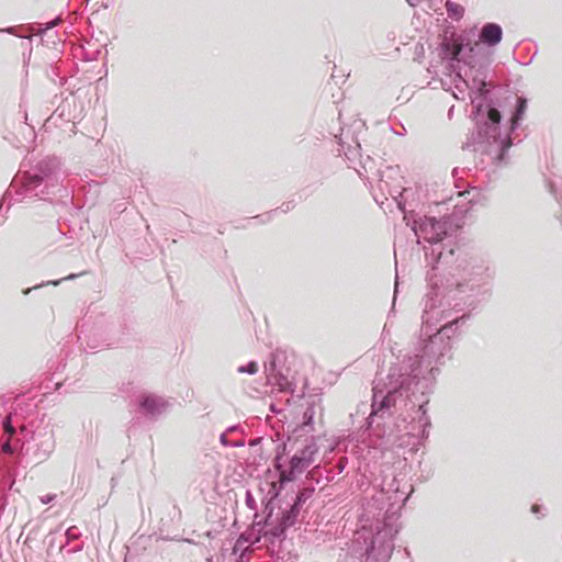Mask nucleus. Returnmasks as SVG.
Instances as JSON below:
<instances>
[{"label": "nucleus", "mask_w": 562, "mask_h": 562, "mask_svg": "<svg viewBox=\"0 0 562 562\" xmlns=\"http://www.w3.org/2000/svg\"><path fill=\"white\" fill-rule=\"evenodd\" d=\"M440 56L446 60V70L453 76L456 89L462 94L453 93L457 99H463L469 90L473 105L475 130L465 146H473L474 151L487 155L493 165L504 167L509 164L512 140L508 134H502L499 121V102L492 98L487 82V67L475 65V47L468 37L448 38L440 43Z\"/></svg>", "instance_id": "nucleus-1"}, {"label": "nucleus", "mask_w": 562, "mask_h": 562, "mask_svg": "<svg viewBox=\"0 0 562 562\" xmlns=\"http://www.w3.org/2000/svg\"><path fill=\"white\" fill-rule=\"evenodd\" d=\"M451 326L452 324L441 325L436 333L423 340L415 356L405 357L389 369L385 379L374 381L367 428L371 427L375 416L383 417L387 414L412 386L425 395L424 389L436 381L441 368L453 357V345L461 333H456V327Z\"/></svg>", "instance_id": "nucleus-2"}, {"label": "nucleus", "mask_w": 562, "mask_h": 562, "mask_svg": "<svg viewBox=\"0 0 562 562\" xmlns=\"http://www.w3.org/2000/svg\"><path fill=\"white\" fill-rule=\"evenodd\" d=\"M401 488V482L393 477L391 483H383L382 495H387L390 506L386 509L381 526H376L374 533L364 540L366 549L363 562H389L394 551V539L400 531V510L406 504L413 492L411 484Z\"/></svg>", "instance_id": "nucleus-3"}, {"label": "nucleus", "mask_w": 562, "mask_h": 562, "mask_svg": "<svg viewBox=\"0 0 562 562\" xmlns=\"http://www.w3.org/2000/svg\"><path fill=\"white\" fill-rule=\"evenodd\" d=\"M493 279L494 273L484 260L465 257L459 260L451 278L447 280L446 290L471 311L490 295Z\"/></svg>", "instance_id": "nucleus-4"}, {"label": "nucleus", "mask_w": 562, "mask_h": 562, "mask_svg": "<svg viewBox=\"0 0 562 562\" xmlns=\"http://www.w3.org/2000/svg\"><path fill=\"white\" fill-rule=\"evenodd\" d=\"M14 195L13 203H23L32 200L52 201V196L66 189L60 180V161L55 156H47L38 160L21 177L14 178L11 184Z\"/></svg>", "instance_id": "nucleus-5"}, {"label": "nucleus", "mask_w": 562, "mask_h": 562, "mask_svg": "<svg viewBox=\"0 0 562 562\" xmlns=\"http://www.w3.org/2000/svg\"><path fill=\"white\" fill-rule=\"evenodd\" d=\"M364 127V123L361 121H355L350 126L341 128V133L338 138L339 149L350 168H352L360 178L368 180L370 176H376L379 180V189L382 192L389 193L392 198L396 199L402 192L398 188L392 189L385 177L391 178L392 175L398 173V167H386V170L382 171L378 168L376 161L371 157H362L361 145L356 133L360 132Z\"/></svg>", "instance_id": "nucleus-6"}, {"label": "nucleus", "mask_w": 562, "mask_h": 562, "mask_svg": "<svg viewBox=\"0 0 562 562\" xmlns=\"http://www.w3.org/2000/svg\"><path fill=\"white\" fill-rule=\"evenodd\" d=\"M441 295L437 283L431 284L430 291L423 299L422 330L427 334L437 325L456 327V333L470 319V313L449 290Z\"/></svg>", "instance_id": "nucleus-7"}, {"label": "nucleus", "mask_w": 562, "mask_h": 562, "mask_svg": "<svg viewBox=\"0 0 562 562\" xmlns=\"http://www.w3.org/2000/svg\"><path fill=\"white\" fill-rule=\"evenodd\" d=\"M411 227L417 237L418 244H420L423 239L430 245L429 248L424 247L426 261L427 265L431 267L432 271L437 270L440 260L443 258L440 243L451 229L450 218L445 216L437 220L436 217L425 216L423 218L420 217L418 221L414 220Z\"/></svg>", "instance_id": "nucleus-8"}, {"label": "nucleus", "mask_w": 562, "mask_h": 562, "mask_svg": "<svg viewBox=\"0 0 562 562\" xmlns=\"http://www.w3.org/2000/svg\"><path fill=\"white\" fill-rule=\"evenodd\" d=\"M56 447L55 432L52 426H37L25 443V453L34 458L37 463L46 461Z\"/></svg>", "instance_id": "nucleus-9"}, {"label": "nucleus", "mask_w": 562, "mask_h": 562, "mask_svg": "<svg viewBox=\"0 0 562 562\" xmlns=\"http://www.w3.org/2000/svg\"><path fill=\"white\" fill-rule=\"evenodd\" d=\"M428 398H424L417 404V408L414 411V415L409 422V429L407 430V435L416 437L419 443L429 437V429L431 427V420L428 415Z\"/></svg>", "instance_id": "nucleus-10"}, {"label": "nucleus", "mask_w": 562, "mask_h": 562, "mask_svg": "<svg viewBox=\"0 0 562 562\" xmlns=\"http://www.w3.org/2000/svg\"><path fill=\"white\" fill-rule=\"evenodd\" d=\"M528 106V100L526 97H518L516 100L515 111L510 117V125L504 126L502 125V120L499 121L501 132L502 134H508L512 146L514 145V139L512 137V133H514L519 126L520 121L524 119Z\"/></svg>", "instance_id": "nucleus-11"}, {"label": "nucleus", "mask_w": 562, "mask_h": 562, "mask_svg": "<svg viewBox=\"0 0 562 562\" xmlns=\"http://www.w3.org/2000/svg\"><path fill=\"white\" fill-rule=\"evenodd\" d=\"M258 517V513H255V519ZM263 526L261 521H254L252 526L246 531L241 532L235 543L234 552H236L244 544L252 546L258 543L263 538Z\"/></svg>", "instance_id": "nucleus-12"}, {"label": "nucleus", "mask_w": 562, "mask_h": 562, "mask_svg": "<svg viewBox=\"0 0 562 562\" xmlns=\"http://www.w3.org/2000/svg\"><path fill=\"white\" fill-rule=\"evenodd\" d=\"M502 26L493 22L485 23L479 33V41L488 47L496 46L502 42Z\"/></svg>", "instance_id": "nucleus-13"}, {"label": "nucleus", "mask_w": 562, "mask_h": 562, "mask_svg": "<svg viewBox=\"0 0 562 562\" xmlns=\"http://www.w3.org/2000/svg\"><path fill=\"white\" fill-rule=\"evenodd\" d=\"M138 405L144 415L155 417L166 409L167 402L159 396L149 394L143 396Z\"/></svg>", "instance_id": "nucleus-14"}, {"label": "nucleus", "mask_w": 562, "mask_h": 562, "mask_svg": "<svg viewBox=\"0 0 562 562\" xmlns=\"http://www.w3.org/2000/svg\"><path fill=\"white\" fill-rule=\"evenodd\" d=\"M268 492L262 498L265 519L260 520L263 526H268L270 518L274 512V501L280 496L284 487H280L277 483H267Z\"/></svg>", "instance_id": "nucleus-15"}, {"label": "nucleus", "mask_w": 562, "mask_h": 562, "mask_svg": "<svg viewBox=\"0 0 562 562\" xmlns=\"http://www.w3.org/2000/svg\"><path fill=\"white\" fill-rule=\"evenodd\" d=\"M311 464L304 457L293 454L290 459L288 472L281 476L280 487H284L288 483L295 480L297 474L303 473Z\"/></svg>", "instance_id": "nucleus-16"}, {"label": "nucleus", "mask_w": 562, "mask_h": 562, "mask_svg": "<svg viewBox=\"0 0 562 562\" xmlns=\"http://www.w3.org/2000/svg\"><path fill=\"white\" fill-rule=\"evenodd\" d=\"M59 99L60 103L57 105L49 120L60 119L63 121L70 122L75 119L72 110L75 105V98L72 93H68L66 97L61 93Z\"/></svg>", "instance_id": "nucleus-17"}, {"label": "nucleus", "mask_w": 562, "mask_h": 562, "mask_svg": "<svg viewBox=\"0 0 562 562\" xmlns=\"http://www.w3.org/2000/svg\"><path fill=\"white\" fill-rule=\"evenodd\" d=\"M314 417H315V401L306 402V407L303 412L302 422L293 429L295 434H310L314 430Z\"/></svg>", "instance_id": "nucleus-18"}, {"label": "nucleus", "mask_w": 562, "mask_h": 562, "mask_svg": "<svg viewBox=\"0 0 562 562\" xmlns=\"http://www.w3.org/2000/svg\"><path fill=\"white\" fill-rule=\"evenodd\" d=\"M291 528L283 525V520L279 519L278 524L270 529L263 528V538L271 544L281 543L286 537V530Z\"/></svg>", "instance_id": "nucleus-19"}, {"label": "nucleus", "mask_w": 562, "mask_h": 562, "mask_svg": "<svg viewBox=\"0 0 562 562\" xmlns=\"http://www.w3.org/2000/svg\"><path fill=\"white\" fill-rule=\"evenodd\" d=\"M267 381L272 386L279 387V390L282 392L294 393L295 385L289 379L288 374L283 372V369L280 370L279 372L272 374L271 376H268Z\"/></svg>", "instance_id": "nucleus-20"}, {"label": "nucleus", "mask_w": 562, "mask_h": 562, "mask_svg": "<svg viewBox=\"0 0 562 562\" xmlns=\"http://www.w3.org/2000/svg\"><path fill=\"white\" fill-rule=\"evenodd\" d=\"M285 361V355L282 351L271 352L269 356L268 362L265 364L266 375L271 376L272 374L279 372L283 369V364Z\"/></svg>", "instance_id": "nucleus-21"}, {"label": "nucleus", "mask_w": 562, "mask_h": 562, "mask_svg": "<svg viewBox=\"0 0 562 562\" xmlns=\"http://www.w3.org/2000/svg\"><path fill=\"white\" fill-rule=\"evenodd\" d=\"M317 439L318 437L315 436L306 438L304 447L300 449V451L296 452L295 454H297L299 457H304L306 460H308V463L312 464L314 461V457L318 451Z\"/></svg>", "instance_id": "nucleus-22"}, {"label": "nucleus", "mask_w": 562, "mask_h": 562, "mask_svg": "<svg viewBox=\"0 0 562 562\" xmlns=\"http://www.w3.org/2000/svg\"><path fill=\"white\" fill-rule=\"evenodd\" d=\"M80 535L81 533H80L79 529L76 526L69 527L66 530V532H65L67 541H66L65 544H63L60 547V552L63 554H72V553L81 551L82 550V546H78V547H75V548H71V549L68 548L70 541L78 539L80 537Z\"/></svg>", "instance_id": "nucleus-23"}, {"label": "nucleus", "mask_w": 562, "mask_h": 562, "mask_svg": "<svg viewBox=\"0 0 562 562\" xmlns=\"http://www.w3.org/2000/svg\"><path fill=\"white\" fill-rule=\"evenodd\" d=\"M301 508L302 505L294 501L293 504L288 509H284L281 513L280 517V519L283 520V525L293 527L297 522V517L301 512Z\"/></svg>", "instance_id": "nucleus-24"}, {"label": "nucleus", "mask_w": 562, "mask_h": 562, "mask_svg": "<svg viewBox=\"0 0 562 562\" xmlns=\"http://www.w3.org/2000/svg\"><path fill=\"white\" fill-rule=\"evenodd\" d=\"M447 13L449 18L453 20H461L464 15V8L461 4H458L451 0H447L445 3Z\"/></svg>", "instance_id": "nucleus-25"}, {"label": "nucleus", "mask_w": 562, "mask_h": 562, "mask_svg": "<svg viewBox=\"0 0 562 562\" xmlns=\"http://www.w3.org/2000/svg\"><path fill=\"white\" fill-rule=\"evenodd\" d=\"M314 493L315 487L313 485L305 486L297 492L294 501L303 506L314 495Z\"/></svg>", "instance_id": "nucleus-26"}, {"label": "nucleus", "mask_w": 562, "mask_h": 562, "mask_svg": "<svg viewBox=\"0 0 562 562\" xmlns=\"http://www.w3.org/2000/svg\"><path fill=\"white\" fill-rule=\"evenodd\" d=\"M82 274H85V272L79 273V274L71 273V274L67 276L66 278H63V279H59V280H53V281H48V282H46V283L37 284V285H35V286H32V288H27V289H25V290L23 291V294H24V295H27V294H30V293H31V291H33V290H35V289H38V288H42V286H44V285H49V284H52V285H58V284H60V282H61L63 280H74V279H76L77 277L82 276Z\"/></svg>", "instance_id": "nucleus-27"}, {"label": "nucleus", "mask_w": 562, "mask_h": 562, "mask_svg": "<svg viewBox=\"0 0 562 562\" xmlns=\"http://www.w3.org/2000/svg\"><path fill=\"white\" fill-rule=\"evenodd\" d=\"M273 467L279 474V480L276 483L280 485L281 476L288 472L283 463V458L280 454H276L273 459Z\"/></svg>", "instance_id": "nucleus-28"}, {"label": "nucleus", "mask_w": 562, "mask_h": 562, "mask_svg": "<svg viewBox=\"0 0 562 562\" xmlns=\"http://www.w3.org/2000/svg\"><path fill=\"white\" fill-rule=\"evenodd\" d=\"M237 372L254 375L258 372V363L251 360L247 364L239 366Z\"/></svg>", "instance_id": "nucleus-29"}, {"label": "nucleus", "mask_w": 562, "mask_h": 562, "mask_svg": "<svg viewBox=\"0 0 562 562\" xmlns=\"http://www.w3.org/2000/svg\"><path fill=\"white\" fill-rule=\"evenodd\" d=\"M23 38L26 40V42L22 43V45L24 46L23 65L25 67V66L29 65V63L31 60V55H32L31 42H32V38L30 36H23Z\"/></svg>", "instance_id": "nucleus-30"}, {"label": "nucleus", "mask_w": 562, "mask_h": 562, "mask_svg": "<svg viewBox=\"0 0 562 562\" xmlns=\"http://www.w3.org/2000/svg\"><path fill=\"white\" fill-rule=\"evenodd\" d=\"M9 196H11V191H7L3 196H2V201L0 202V216L3 217V220L7 218V213L9 212L10 207H11V203L8 204V206L5 207V211H4V214H2V211H3V201L5 199H8ZM4 221L0 222V225L3 223Z\"/></svg>", "instance_id": "nucleus-31"}, {"label": "nucleus", "mask_w": 562, "mask_h": 562, "mask_svg": "<svg viewBox=\"0 0 562 562\" xmlns=\"http://www.w3.org/2000/svg\"><path fill=\"white\" fill-rule=\"evenodd\" d=\"M245 502H246V505L249 509L251 510H256L257 509V503H256V499L254 498L251 492L248 490L246 492V497H245Z\"/></svg>", "instance_id": "nucleus-32"}, {"label": "nucleus", "mask_w": 562, "mask_h": 562, "mask_svg": "<svg viewBox=\"0 0 562 562\" xmlns=\"http://www.w3.org/2000/svg\"><path fill=\"white\" fill-rule=\"evenodd\" d=\"M295 206V202L292 200V201H286L284 203H282V205L279 207V210H281V212L283 213H288L289 211L293 210ZM277 210H274L273 212H277Z\"/></svg>", "instance_id": "nucleus-33"}, {"label": "nucleus", "mask_w": 562, "mask_h": 562, "mask_svg": "<svg viewBox=\"0 0 562 562\" xmlns=\"http://www.w3.org/2000/svg\"><path fill=\"white\" fill-rule=\"evenodd\" d=\"M347 463H348L347 457H341V458L339 459V461H338V462H337V464H336L337 473H338V474H340V473H342V472H344V470H345V468H346Z\"/></svg>", "instance_id": "nucleus-34"}, {"label": "nucleus", "mask_w": 562, "mask_h": 562, "mask_svg": "<svg viewBox=\"0 0 562 562\" xmlns=\"http://www.w3.org/2000/svg\"><path fill=\"white\" fill-rule=\"evenodd\" d=\"M100 52H101L100 49H95L93 52H90V50L85 48V58L87 60H94V59L98 58V55L100 54Z\"/></svg>", "instance_id": "nucleus-35"}, {"label": "nucleus", "mask_w": 562, "mask_h": 562, "mask_svg": "<svg viewBox=\"0 0 562 562\" xmlns=\"http://www.w3.org/2000/svg\"><path fill=\"white\" fill-rule=\"evenodd\" d=\"M3 427L5 428L7 432H9L10 435L14 434V427L12 425V422H11V417L8 416L4 420H3Z\"/></svg>", "instance_id": "nucleus-36"}, {"label": "nucleus", "mask_w": 562, "mask_h": 562, "mask_svg": "<svg viewBox=\"0 0 562 562\" xmlns=\"http://www.w3.org/2000/svg\"><path fill=\"white\" fill-rule=\"evenodd\" d=\"M285 453H286V443L283 442L281 445H278L276 454H280L283 458L285 456Z\"/></svg>", "instance_id": "nucleus-37"}, {"label": "nucleus", "mask_w": 562, "mask_h": 562, "mask_svg": "<svg viewBox=\"0 0 562 562\" xmlns=\"http://www.w3.org/2000/svg\"><path fill=\"white\" fill-rule=\"evenodd\" d=\"M407 3L411 5V7H417V5H420L423 3H427L429 2L430 0H406Z\"/></svg>", "instance_id": "nucleus-38"}, {"label": "nucleus", "mask_w": 562, "mask_h": 562, "mask_svg": "<svg viewBox=\"0 0 562 562\" xmlns=\"http://www.w3.org/2000/svg\"><path fill=\"white\" fill-rule=\"evenodd\" d=\"M55 497H56V496H55L54 494H47V495H45V496L41 497V502H42L43 504H49L52 501H54V499H55Z\"/></svg>", "instance_id": "nucleus-39"}, {"label": "nucleus", "mask_w": 562, "mask_h": 562, "mask_svg": "<svg viewBox=\"0 0 562 562\" xmlns=\"http://www.w3.org/2000/svg\"><path fill=\"white\" fill-rule=\"evenodd\" d=\"M220 442L224 446V447H229L231 446V442L227 437H226V434H222L220 436Z\"/></svg>", "instance_id": "nucleus-40"}, {"label": "nucleus", "mask_w": 562, "mask_h": 562, "mask_svg": "<svg viewBox=\"0 0 562 562\" xmlns=\"http://www.w3.org/2000/svg\"><path fill=\"white\" fill-rule=\"evenodd\" d=\"M57 23H59V18H56L54 19L53 21H50L44 30H42V33L46 32L47 30H50L52 27H54Z\"/></svg>", "instance_id": "nucleus-41"}, {"label": "nucleus", "mask_w": 562, "mask_h": 562, "mask_svg": "<svg viewBox=\"0 0 562 562\" xmlns=\"http://www.w3.org/2000/svg\"><path fill=\"white\" fill-rule=\"evenodd\" d=\"M244 446H245V442L243 440H239V441H232L229 447H232V448H240V447H244Z\"/></svg>", "instance_id": "nucleus-42"}, {"label": "nucleus", "mask_w": 562, "mask_h": 562, "mask_svg": "<svg viewBox=\"0 0 562 562\" xmlns=\"http://www.w3.org/2000/svg\"><path fill=\"white\" fill-rule=\"evenodd\" d=\"M541 509H542V507H541L540 505L535 504V505H532V506H531V512H532V514H535V515L540 514V513H541Z\"/></svg>", "instance_id": "nucleus-43"}, {"label": "nucleus", "mask_w": 562, "mask_h": 562, "mask_svg": "<svg viewBox=\"0 0 562 562\" xmlns=\"http://www.w3.org/2000/svg\"><path fill=\"white\" fill-rule=\"evenodd\" d=\"M463 171H464V169H460V168H454V169L452 170V177L454 178V180H456V181L458 180V176H459V173H460V172H463Z\"/></svg>", "instance_id": "nucleus-44"}, {"label": "nucleus", "mask_w": 562, "mask_h": 562, "mask_svg": "<svg viewBox=\"0 0 562 562\" xmlns=\"http://www.w3.org/2000/svg\"><path fill=\"white\" fill-rule=\"evenodd\" d=\"M48 76L50 77V79H52L54 82H56V81H57V78H59V77H58V75L56 74V71H55V69H54V68H52V74H50V75L48 74Z\"/></svg>", "instance_id": "nucleus-45"}, {"label": "nucleus", "mask_w": 562, "mask_h": 562, "mask_svg": "<svg viewBox=\"0 0 562 562\" xmlns=\"http://www.w3.org/2000/svg\"><path fill=\"white\" fill-rule=\"evenodd\" d=\"M3 32H7L9 34H15V29L13 26H10V27L3 30Z\"/></svg>", "instance_id": "nucleus-46"}, {"label": "nucleus", "mask_w": 562, "mask_h": 562, "mask_svg": "<svg viewBox=\"0 0 562 562\" xmlns=\"http://www.w3.org/2000/svg\"><path fill=\"white\" fill-rule=\"evenodd\" d=\"M237 429H238V426H237V425H234V426H229V427L227 428V431H228V432H229V431H235V430H237Z\"/></svg>", "instance_id": "nucleus-47"}, {"label": "nucleus", "mask_w": 562, "mask_h": 562, "mask_svg": "<svg viewBox=\"0 0 562 562\" xmlns=\"http://www.w3.org/2000/svg\"><path fill=\"white\" fill-rule=\"evenodd\" d=\"M260 439H254L249 442V446H256Z\"/></svg>", "instance_id": "nucleus-48"}, {"label": "nucleus", "mask_w": 562, "mask_h": 562, "mask_svg": "<svg viewBox=\"0 0 562 562\" xmlns=\"http://www.w3.org/2000/svg\"><path fill=\"white\" fill-rule=\"evenodd\" d=\"M436 274H430V272H427V278L429 279L430 282H432V278L435 277Z\"/></svg>", "instance_id": "nucleus-49"}, {"label": "nucleus", "mask_w": 562, "mask_h": 562, "mask_svg": "<svg viewBox=\"0 0 562 562\" xmlns=\"http://www.w3.org/2000/svg\"><path fill=\"white\" fill-rule=\"evenodd\" d=\"M372 501H373V504H378V503L382 502V498L374 497Z\"/></svg>", "instance_id": "nucleus-50"}, {"label": "nucleus", "mask_w": 562, "mask_h": 562, "mask_svg": "<svg viewBox=\"0 0 562 562\" xmlns=\"http://www.w3.org/2000/svg\"><path fill=\"white\" fill-rule=\"evenodd\" d=\"M334 477H335V474H333V475H327V477H326V479H327V481H333V480H334Z\"/></svg>", "instance_id": "nucleus-51"}, {"label": "nucleus", "mask_w": 562, "mask_h": 562, "mask_svg": "<svg viewBox=\"0 0 562 562\" xmlns=\"http://www.w3.org/2000/svg\"><path fill=\"white\" fill-rule=\"evenodd\" d=\"M397 205H398V207H400L401 210H404V207H403V205H402V203H401V202H397Z\"/></svg>", "instance_id": "nucleus-52"}, {"label": "nucleus", "mask_w": 562, "mask_h": 562, "mask_svg": "<svg viewBox=\"0 0 562 562\" xmlns=\"http://www.w3.org/2000/svg\"><path fill=\"white\" fill-rule=\"evenodd\" d=\"M404 220L407 221V225H411L407 215H404Z\"/></svg>", "instance_id": "nucleus-53"}, {"label": "nucleus", "mask_w": 562, "mask_h": 562, "mask_svg": "<svg viewBox=\"0 0 562 562\" xmlns=\"http://www.w3.org/2000/svg\"><path fill=\"white\" fill-rule=\"evenodd\" d=\"M265 216H267V218H268V220H270L271 214H270V213H267V214H265Z\"/></svg>", "instance_id": "nucleus-54"}, {"label": "nucleus", "mask_w": 562, "mask_h": 562, "mask_svg": "<svg viewBox=\"0 0 562 562\" xmlns=\"http://www.w3.org/2000/svg\"><path fill=\"white\" fill-rule=\"evenodd\" d=\"M5 450H9L10 449V445L7 443L5 447H4Z\"/></svg>", "instance_id": "nucleus-55"}, {"label": "nucleus", "mask_w": 562, "mask_h": 562, "mask_svg": "<svg viewBox=\"0 0 562 562\" xmlns=\"http://www.w3.org/2000/svg\"><path fill=\"white\" fill-rule=\"evenodd\" d=\"M334 449H335V447H334V446H330V447H329V451H330V452H331V451H334Z\"/></svg>", "instance_id": "nucleus-56"}, {"label": "nucleus", "mask_w": 562, "mask_h": 562, "mask_svg": "<svg viewBox=\"0 0 562 562\" xmlns=\"http://www.w3.org/2000/svg\"><path fill=\"white\" fill-rule=\"evenodd\" d=\"M394 291H395V293L397 292V282L395 283Z\"/></svg>", "instance_id": "nucleus-57"}, {"label": "nucleus", "mask_w": 562, "mask_h": 562, "mask_svg": "<svg viewBox=\"0 0 562 562\" xmlns=\"http://www.w3.org/2000/svg\"><path fill=\"white\" fill-rule=\"evenodd\" d=\"M449 255H450V256H452V255H453V250H452V249H450V250H449Z\"/></svg>", "instance_id": "nucleus-58"}]
</instances>
